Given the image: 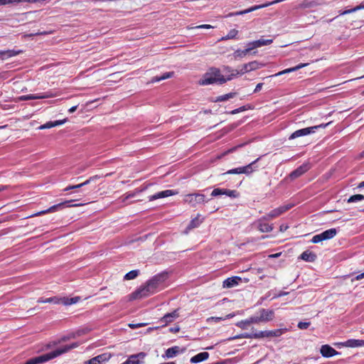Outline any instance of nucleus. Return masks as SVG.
Masks as SVG:
<instances>
[{
	"label": "nucleus",
	"instance_id": "obj_8",
	"mask_svg": "<svg viewBox=\"0 0 364 364\" xmlns=\"http://www.w3.org/2000/svg\"><path fill=\"white\" fill-rule=\"evenodd\" d=\"M210 195L212 197L225 195L232 198H236L240 196V193L236 190L216 188L213 190Z\"/></svg>",
	"mask_w": 364,
	"mask_h": 364
},
{
	"label": "nucleus",
	"instance_id": "obj_51",
	"mask_svg": "<svg viewBox=\"0 0 364 364\" xmlns=\"http://www.w3.org/2000/svg\"><path fill=\"white\" fill-rule=\"evenodd\" d=\"M225 173L226 174H239L238 173V168H235L230 169Z\"/></svg>",
	"mask_w": 364,
	"mask_h": 364
},
{
	"label": "nucleus",
	"instance_id": "obj_54",
	"mask_svg": "<svg viewBox=\"0 0 364 364\" xmlns=\"http://www.w3.org/2000/svg\"><path fill=\"white\" fill-rule=\"evenodd\" d=\"M262 86H263V83H262V82L258 83V84L256 85V87H255V90H254V92H254V93H257V92H258L259 91H260V90H261V89L262 88Z\"/></svg>",
	"mask_w": 364,
	"mask_h": 364
},
{
	"label": "nucleus",
	"instance_id": "obj_7",
	"mask_svg": "<svg viewBox=\"0 0 364 364\" xmlns=\"http://www.w3.org/2000/svg\"><path fill=\"white\" fill-rule=\"evenodd\" d=\"M286 329L277 328L272 331H260L254 333V338L259 339L262 338L279 337Z\"/></svg>",
	"mask_w": 364,
	"mask_h": 364
},
{
	"label": "nucleus",
	"instance_id": "obj_39",
	"mask_svg": "<svg viewBox=\"0 0 364 364\" xmlns=\"http://www.w3.org/2000/svg\"><path fill=\"white\" fill-rule=\"evenodd\" d=\"M251 108H252V106L250 105H246L240 107H238L237 109H235L230 111L229 113L230 114H235L240 113L241 112H244V111L248 110V109H250Z\"/></svg>",
	"mask_w": 364,
	"mask_h": 364
},
{
	"label": "nucleus",
	"instance_id": "obj_12",
	"mask_svg": "<svg viewBox=\"0 0 364 364\" xmlns=\"http://www.w3.org/2000/svg\"><path fill=\"white\" fill-rule=\"evenodd\" d=\"M109 353H105L98 355L84 363V364H103L111 358Z\"/></svg>",
	"mask_w": 364,
	"mask_h": 364
},
{
	"label": "nucleus",
	"instance_id": "obj_30",
	"mask_svg": "<svg viewBox=\"0 0 364 364\" xmlns=\"http://www.w3.org/2000/svg\"><path fill=\"white\" fill-rule=\"evenodd\" d=\"M58 95H59V93L58 92H54L52 90H49L46 92H43V93L38 94V100L55 97Z\"/></svg>",
	"mask_w": 364,
	"mask_h": 364
},
{
	"label": "nucleus",
	"instance_id": "obj_19",
	"mask_svg": "<svg viewBox=\"0 0 364 364\" xmlns=\"http://www.w3.org/2000/svg\"><path fill=\"white\" fill-rule=\"evenodd\" d=\"M269 220L268 219H262L261 217L257 220V228L261 232H270L273 230V225L267 223L266 221Z\"/></svg>",
	"mask_w": 364,
	"mask_h": 364
},
{
	"label": "nucleus",
	"instance_id": "obj_52",
	"mask_svg": "<svg viewBox=\"0 0 364 364\" xmlns=\"http://www.w3.org/2000/svg\"><path fill=\"white\" fill-rule=\"evenodd\" d=\"M181 328L179 326H174V327H171L169 328V332H171V333H178L179 332Z\"/></svg>",
	"mask_w": 364,
	"mask_h": 364
},
{
	"label": "nucleus",
	"instance_id": "obj_15",
	"mask_svg": "<svg viewBox=\"0 0 364 364\" xmlns=\"http://www.w3.org/2000/svg\"><path fill=\"white\" fill-rule=\"evenodd\" d=\"M316 132V128H311V127H306L298 129L294 132L289 137V139H294L300 136H306L311 134H314Z\"/></svg>",
	"mask_w": 364,
	"mask_h": 364
},
{
	"label": "nucleus",
	"instance_id": "obj_10",
	"mask_svg": "<svg viewBox=\"0 0 364 364\" xmlns=\"http://www.w3.org/2000/svg\"><path fill=\"white\" fill-rule=\"evenodd\" d=\"M260 159L261 156L258 157L255 161H253L252 162L250 163L246 166L237 167L238 173H245L246 175H250L254 171H255L257 169V166H255V164L260 160Z\"/></svg>",
	"mask_w": 364,
	"mask_h": 364
},
{
	"label": "nucleus",
	"instance_id": "obj_48",
	"mask_svg": "<svg viewBox=\"0 0 364 364\" xmlns=\"http://www.w3.org/2000/svg\"><path fill=\"white\" fill-rule=\"evenodd\" d=\"M66 122H67V119L65 118L64 119L55 120V121H54L53 122V126L55 127H57V126L63 125Z\"/></svg>",
	"mask_w": 364,
	"mask_h": 364
},
{
	"label": "nucleus",
	"instance_id": "obj_59",
	"mask_svg": "<svg viewBox=\"0 0 364 364\" xmlns=\"http://www.w3.org/2000/svg\"><path fill=\"white\" fill-rule=\"evenodd\" d=\"M210 319L214 320L216 322H219V321L225 320V318L223 317H217V316H213L210 318Z\"/></svg>",
	"mask_w": 364,
	"mask_h": 364
},
{
	"label": "nucleus",
	"instance_id": "obj_37",
	"mask_svg": "<svg viewBox=\"0 0 364 364\" xmlns=\"http://www.w3.org/2000/svg\"><path fill=\"white\" fill-rule=\"evenodd\" d=\"M248 53V51L247 49L241 50L237 49L233 53V56L235 59L237 58H244L247 54Z\"/></svg>",
	"mask_w": 364,
	"mask_h": 364
},
{
	"label": "nucleus",
	"instance_id": "obj_45",
	"mask_svg": "<svg viewBox=\"0 0 364 364\" xmlns=\"http://www.w3.org/2000/svg\"><path fill=\"white\" fill-rule=\"evenodd\" d=\"M146 325V323H129L128 326L132 329H136V328L144 326Z\"/></svg>",
	"mask_w": 364,
	"mask_h": 364
},
{
	"label": "nucleus",
	"instance_id": "obj_46",
	"mask_svg": "<svg viewBox=\"0 0 364 364\" xmlns=\"http://www.w3.org/2000/svg\"><path fill=\"white\" fill-rule=\"evenodd\" d=\"M19 0H0V5H6L9 4H18Z\"/></svg>",
	"mask_w": 364,
	"mask_h": 364
},
{
	"label": "nucleus",
	"instance_id": "obj_20",
	"mask_svg": "<svg viewBox=\"0 0 364 364\" xmlns=\"http://www.w3.org/2000/svg\"><path fill=\"white\" fill-rule=\"evenodd\" d=\"M339 345L347 348H358L364 346V340L350 338L340 343Z\"/></svg>",
	"mask_w": 364,
	"mask_h": 364
},
{
	"label": "nucleus",
	"instance_id": "obj_23",
	"mask_svg": "<svg viewBox=\"0 0 364 364\" xmlns=\"http://www.w3.org/2000/svg\"><path fill=\"white\" fill-rule=\"evenodd\" d=\"M23 51L21 50H0V59L6 60L11 57H14Z\"/></svg>",
	"mask_w": 364,
	"mask_h": 364
},
{
	"label": "nucleus",
	"instance_id": "obj_64",
	"mask_svg": "<svg viewBox=\"0 0 364 364\" xmlns=\"http://www.w3.org/2000/svg\"><path fill=\"white\" fill-rule=\"evenodd\" d=\"M92 181L90 179V178H89L87 180H86L85 181L82 183V186H87V185L90 184Z\"/></svg>",
	"mask_w": 364,
	"mask_h": 364
},
{
	"label": "nucleus",
	"instance_id": "obj_9",
	"mask_svg": "<svg viewBox=\"0 0 364 364\" xmlns=\"http://www.w3.org/2000/svg\"><path fill=\"white\" fill-rule=\"evenodd\" d=\"M292 207V205L289 204L286 205H282L277 208L273 209L271 210L269 213L266 214L265 215L262 216V219H268L271 220L273 218H275L277 217H279L288 210H289Z\"/></svg>",
	"mask_w": 364,
	"mask_h": 364
},
{
	"label": "nucleus",
	"instance_id": "obj_47",
	"mask_svg": "<svg viewBox=\"0 0 364 364\" xmlns=\"http://www.w3.org/2000/svg\"><path fill=\"white\" fill-rule=\"evenodd\" d=\"M247 144V142H245V143L240 144H238L237 146H235L232 147L231 149H230L228 150V152L229 153H232V152L235 151L236 150H237L239 148L243 147Z\"/></svg>",
	"mask_w": 364,
	"mask_h": 364
},
{
	"label": "nucleus",
	"instance_id": "obj_18",
	"mask_svg": "<svg viewBox=\"0 0 364 364\" xmlns=\"http://www.w3.org/2000/svg\"><path fill=\"white\" fill-rule=\"evenodd\" d=\"M240 282H242V278L238 276H234L225 279L223 282V287L228 289L232 288L238 285Z\"/></svg>",
	"mask_w": 364,
	"mask_h": 364
},
{
	"label": "nucleus",
	"instance_id": "obj_22",
	"mask_svg": "<svg viewBox=\"0 0 364 364\" xmlns=\"http://www.w3.org/2000/svg\"><path fill=\"white\" fill-rule=\"evenodd\" d=\"M309 65V63H300L293 68H287V69H285L282 71H280L274 75H270L269 77H277V76H279V75H284V74H286V73H292V72H294V71H296L301 68H303L306 66H307Z\"/></svg>",
	"mask_w": 364,
	"mask_h": 364
},
{
	"label": "nucleus",
	"instance_id": "obj_2",
	"mask_svg": "<svg viewBox=\"0 0 364 364\" xmlns=\"http://www.w3.org/2000/svg\"><path fill=\"white\" fill-rule=\"evenodd\" d=\"M232 73L225 77L219 68H210L208 72L203 75L202 79L200 80L199 84L201 85H208L213 84L223 85L227 81L232 80L235 77L239 75V72L236 70H232Z\"/></svg>",
	"mask_w": 364,
	"mask_h": 364
},
{
	"label": "nucleus",
	"instance_id": "obj_32",
	"mask_svg": "<svg viewBox=\"0 0 364 364\" xmlns=\"http://www.w3.org/2000/svg\"><path fill=\"white\" fill-rule=\"evenodd\" d=\"M140 273L139 269H133L124 276V280H131L136 278Z\"/></svg>",
	"mask_w": 364,
	"mask_h": 364
},
{
	"label": "nucleus",
	"instance_id": "obj_43",
	"mask_svg": "<svg viewBox=\"0 0 364 364\" xmlns=\"http://www.w3.org/2000/svg\"><path fill=\"white\" fill-rule=\"evenodd\" d=\"M255 43H256V41H253L248 42L246 44V49L248 51V53L250 51H251L252 50L257 48Z\"/></svg>",
	"mask_w": 364,
	"mask_h": 364
},
{
	"label": "nucleus",
	"instance_id": "obj_3",
	"mask_svg": "<svg viewBox=\"0 0 364 364\" xmlns=\"http://www.w3.org/2000/svg\"><path fill=\"white\" fill-rule=\"evenodd\" d=\"M77 343H73L70 345H65L53 351L41 354L36 357H33L26 360L24 364H41L48 360H50L59 355H61L62 354L65 353L69 350L77 348Z\"/></svg>",
	"mask_w": 364,
	"mask_h": 364
},
{
	"label": "nucleus",
	"instance_id": "obj_21",
	"mask_svg": "<svg viewBox=\"0 0 364 364\" xmlns=\"http://www.w3.org/2000/svg\"><path fill=\"white\" fill-rule=\"evenodd\" d=\"M184 350H181V353L183 352ZM181 353L180 347L175 346L171 348H169L165 350L164 355H162L163 358H173L176 357Z\"/></svg>",
	"mask_w": 364,
	"mask_h": 364
},
{
	"label": "nucleus",
	"instance_id": "obj_16",
	"mask_svg": "<svg viewBox=\"0 0 364 364\" xmlns=\"http://www.w3.org/2000/svg\"><path fill=\"white\" fill-rule=\"evenodd\" d=\"M320 353L324 358H331L334 355L341 354L340 352L336 350L333 348L328 344L321 346Z\"/></svg>",
	"mask_w": 364,
	"mask_h": 364
},
{
	"label": "nucleus",
	"instance_id": "obj_25",
	"mask_svg": "<svg viewBox=\"0 0 364 364\" xmlns=\"http://www.w3.org/2000/svg\"><path fill=\"white\" fill-rule=\"evenodd\" d=\"M259 68V63L257 61H256V60L252 61V62L245 64L243 65V68L242 69L241 72L239 73V74H244L245 73H247V72H250L252 70H255L258 69Z\"/></svg>",
	"mask_w": 364,
	"mask_h": 364
},
{
	"label": "nucleus",
	"instance_id": "obj_5",
	"mask_svg": "<svg viewBox=\"0 0 364 364\" xmlns=\"http://www.w3.org/2000/svg\"><path fill=\"white\" fill-rule=\"evenodd\" d=\"M74 201H75V200H65L63 202L53 205L46 210L39 211V212L35 213L34 215H44V214L48 213H54V212L58 211L60 210H62L65 207H77V206L80 205V204L73 203Z\"/></svg>",
	"mask_w": 364,
	"mask_h": 364
},
{
	"label": "nucleus",
	"instance_id": "obj_42",
	"mask_svg": "<svg viewBox=\"0 0 364 364\" xmlns=\"http://www.w3.org/2000/svg\"><path fill=\"white\" fill-rule=\"evenodd\" d=\"M311 241V242L315 243V244L323 241V239L321 233L315 235L312 237Z\"/></svg>",
	"mask_w": 364,
	"mask_h": 364
},
{
	"label": "nucleus",
	"instance_id": "obj_50",
	"mask_svg": "<svg viewBox=\"0 0 364 364\" xmlns=\"http://www.w3.org/2000/svg\"><path fill=\"white\" fill-rule=\"evenodd\" d=\"M254 333H243L242 336L245 338H254Z\"/></svg>",
	"mask_w": 364,
	"mask_h": 364
},
{
	"label": "nucleus",
	"instance_id": "obj_17",
	"mask_svg": "<svg viewBox=\"0 0 364 364\" xmlns=\"http://www.w3.org/2000/svg\"><path fill=\"white\" fill-rule=\"evenodd\" d=\"M177 194V191H175L174 190H165L162 191L158 193H156L155 194L149 196V200L153 201L159 198H164L169 196H172Z\"/></svg>",
	"mask_w": 364,
	"mask_h": 364
},
{
	"label": "nucleus",
	"instance_id": "obj_60",
	"mask_svg": "<svg viewBox=\"0 0 364 364\" xmlns=\"http://www.w3.org/2000/svg\"><path fill=\"white\" fill-rule=\"evenodd\" d=\"M281 255H282V252L272 254V255H269V258H277V257H280Z\"/></svg>",
	"mask_w": 364,
	"mask_h": 364
},
{
	"label": "nucleus",
	"instance_id": "obj_35",
	"mask_svg": "<svg viewBox=\"0 0 364 364\" xmlns=\"http://www.w3.org/2000/svg\"><path fill=\"white\" fill-rule=\"evenodd\" d=\"M237 34H238L237 30H236L235 28L231 29L225 36H223L220 38V41H227L229 39L236 38V36H237Z\"/></svg>",
	"mask_w": 364,
	"mask_h": 364
},
{
	"label": "nucleus",
	"instance_id": "obj_40",
	"mask_svg": "<svg viewBox=\"0 0 364 364\" xmlns=\"http://www.w3.org/2000/svg\"><path fill=\"white\" fill-rule=\"evenodd\" d=\"M18 100L20 101H26V100H38V94L36 95H21L18 97Z\"/></svg>",
	"mask_w": 364,
	"mask_h": 364
},
{
	"label": "nucleus",
	"instance_id": "obj_27",
	"mask_svg": "<svg viewBox=\"0 0 364 364\" xmlns=\"http://www.w3.org/2000/svg\"><path fill=\"white\" fill-rule=\"evenodd\" d=\"M338 232L336 228H331L321 232L323 240L333 238Z\"/></svg>",
	"mask_w": 364,
	"mask_h": 364
},
{
	"label": "nucleus",
	"instance_id": "obj_49",
	"mask_svg": "<svg viewBox=\"0 0 364 364\" xmlns=\"http://www.w3.org/2000/svg\"><path fill=\"white\" fill-rule=\"evenodd\" d=\"M330 123L331 122L326 123V124H321L319 125L313 126V127H311V128H316V130H318L320 128H326V127H327Z\"/></svg>",
	"mask_w": 364,
	"mask_h": 364
},
{
	"label": "nucleus",
	"instance_id": "obj_34",
	"mask_svg": "<svg viewBox=\"0 0 364 364\" xmlns=\"http://www.w3.org/2000/svg\"><path fill=\"white\" fill-rule=\"evenodd\" d=\"M80 298L79 296H75L72 298H63L62 299V302L64 305L68 306L77 303L80 301Z\"/></svg>",
	"mask_w": 364,
	"mask_h": 364
},
{
	"label": "nucleus",
	"instance_id": "obj_11",
	"mask_svg": "<svg viewBox=\"0 0 364 364\" xmlns=\"http://www.w3.org/2000/svg\"><path fill=\"white\" fill-rule=\"evenodd\" d=\"M179 311L180 309H176L173 310L172 312L166 314L163 317L160 318V322L164 324L162 326H166L168 323H172L174 320L179 317Z\"/></svg>",
	"mask_w": 364,
	"mask_h": 364
},
{
	"label": "nucleus",
	"instance_id": "obj_6",
	"mask_svg": "<svg viewBox=\"0 0 364 364\" xmlns=\"http://www.w3.org/2000/svg\"><path fill=\"white\" fill-rule=\"evenodd\" d=\"M259 315L255 314L252 316L254 318L253 321H255V323L272 321L274 315L273 310L265 309H259Z\"/></svg>",
	"mask_w": 364,
	"mask_h": 364
},
{
	"label": "nucleus",
	"instance_id": "obj_26",
	"mask_svg": "<svg viewBox=\"0 0 364 364\" xmlns=\"http://www.w3.org/2000/svg\"><path fill=\"white\" fill-rule=\"evenodd\" d=\"M208 357L209 353L208 352H201L193 356L191 358L190 362L191 363H200L202 361L206 360L208 358Z\"/></svg>",
	"mask_w": 364,
	"mask_h": 364
},
{
	"label": "nucleus",
	"instance_id": "obj_57",
	"mask_svg": "<svg viewBox=\"0 0 364 364\" xmlns=\"http://www.w3.org/2000/svg\"><path fill=\"white\" fill-rule=\"evenodd\" d=\"M50 33V32L43 31V32H37L36 33H31L29 35V36H40V35H47Z\"/></svg>",
	"mask_w": 364,
	"mask_h": 364
},
{
	"label": "nucleus",
	"instance_id": "obj_1",
	"mask_svg": "<svg viewBox=\"0 0 364 364\" xmlns=\"http://www.w3.org/2000/svg\"><path fill=\"white\" fill-rule=\"evenodd\" d=\"M168 278V274L166 272L156 274L148 279L144 285L136 289L132 294L133 299H143L153 295L160 290V286Z\"/></svg>",
	"mask_w": 364,
	"mask_h": 364
},
{
	"label": "nucleus",
	"instance_id": "obj_38",
	"mask_svg": "<svg viewBox=\"0 0 364 364\" xmlns=\"http://www.w3.org/2000/svg\"><path fill=\"white\" fill-rule=\"evenodd\" d=\"M273 39H259L256 41V46L257 48L264 46H268L272 43Z\"/></svg>",
	"mask_w": 364,
	"mask_h": 364
},
{
	"label": "nucleus",
	"instance_id": "obj_61",
	"mask_svg": "<svg viewBox=\"0 0 364 364\" xmlns=\"http://www.w3.org/2000/svg\"><path fill=\"white\" fill-rule=\"evenodd\" d=\"M77 108V105L73 106L72 107H70V108L68 109V112H69V113H73V112H74L75 111H76Z\"/></svg>",
	"mask_w": 364,
	"mask_h": 364
},
{
	"label": "nucleus",
	"instance_id": "obj_62",
	"mask_svg": "<svg viewBox=\"0 0 364 364\" xmlns=\"http://www.w3.org/2000/svg\"><path fill=\"white\" fill-rule=\"evenodd\" d=\"M288 294V292L287 291H281L277 295V297H281V296H286Z\"/></svg>",
	"mask_w": 364,
	"mask_h": 364
},
{
	"label": "nucleus",
	"instance_id": "obj_36",
	"mask_svg": "<svg viewBox=\"0 0 364 364\" xmlns=\"http://www.w3.org/2000/svg\"><path fill=\"white\" fill-rule=\"evenodd\" d=\"M363 200H364V195L355 194V195H353V196H351L350 197H349L347 200V203H355L358 201H361Z\"/></svg>",
	"mask_w": 364,
	"mask_h": 364
},
{
	"label": "nucleus",
	"instance_id": "obj_29",
	"mask_svg": "<svg viewBox=\"0 0 364 364\" xmlns=\"http://www.w3.org/2000/svg\"><path fill=\"white\" fill-rule=\"evenodd\" d=\"M253 319H254V318L252 316L245 320H242L240 321H238L236 323V326L242 329H245L247 325H250L251 323H255V321H253Z\"/></svg>",
	"mask_w": 364,
	"mask_h": 364
},
{
	"label": "nucleus",
	"instance_id": "obj_28",
	"mask_svg": "<svg viewBox=\"0 0 364 364\" xmlns=\"http://www.w3.org/2000/svg\"><path fill=\"white\" fill-rule=\"evenodd\" d=\"M236 95H237L236 92H229L228 94H225V95H223L218 96L215 98V102H224V101L228 100H230L231 98H233Z\"/></svg>",
	"mask_w": 364,
	"mask_h": 364
},
{
	"label": "nucleus",
	"instance_id": "obj_41",
	"mask_svg": "<svg viewBox=\"0 0 364 364\" xmlns=\"http://www.w3.org/2000/svg\"><path fill=\"white\" fill-rule=\"evenodd\" d=\"M311 325V323L309 321H300L297 324V327L299 329H306L308 328Z\"/></svg>",
	"mask_w": 364,
	"mask_h": 364
},
{
	"label": "nucleus",
	"instance_id": "obj_63",
	"mask_svg": "<svg viewBox=\"0 0 364 364\" xmlns=\"http://www.w3.org/2000/svg\"><path fill=\"white\" fill-rule=\"evenodd\" d=\"M364 9V4H361L358 5V6H356L355 7V11H359L360 9Z\"/></svg>",
	"mask_w": 364,
	"mask_h": 364
},
{
	"label": "nucleus",
	"instance_id": "obj_24",
	"mask_svg": "<svg viewBox=\"0 0 364 364\" xmlns=\"http://www.w3.org/2000/svg\"><path fill=\"white\" fill-rule=\"evenodd\" d=\"M316 258V255L309 250L303 252L299 256V259L308 262H314Z\"/></svg>",
	"mask_w": 364,
	"mask_h": 364
},
{
	"label": "nucleus",
	"instance_id": "obj_58",
	"mask_svg": "<svg viewBox=\"0 0 364 364\" xmlns=\"http://www.w3.org/2000/svg\"><path fill=\"white\" fill-rule=\"evenodd\" d=\"M288 228H289V226H288L287 224H282V225L279 226V230H280L281 232H284V231H286Z\"/></svg>",
	"mask_w": 364,
	"mask_h": 364
},
{
	"label": "nucleus",
	"instance_id": "obj_31",
	"mask_svg": "<svg viewBox=\"0 0 364 364\" xmlns=\"http://www.w3.org/2000/svg\"><path fill=\"white\" fill-rule=\"evenodd\" d=\"M174 75L173 72H167L161 75V76H156L152 78L151 82H156L168 78L172 77Z\"/></svg>",
	"mask_w": 364,
	"mask_h": 364
},
{
	"label": "nucleus",
	"instance_id": "obj_14",
	"mask_svg": "<svg viewBox=\"0 0 364 364\" xmlns=\"http://www.w3.org/2000/svg\"><path fill=\"white\" fill-rule=\"evenodd\" d=\"M205 218L203 217L200 214H198L195 218H193L187 227L186 228L184 232L186 234L188 233L191 230L196 228L200 225V224L204 221Z\"/></svg>",
	"mask_w": 364,
	"mask_h": 364
},
{
	"label": "nucleus",
	"instance_id": "obj_56",
	"mask_svg": "<svg viewBox=\"0 0 364 364\" xmlns=\"http://www.w3.org/2000/svg\"><path fill=\"white\" fill-rule=\"evenodd\" d=\"M363 278H364V272L356 275L354 278L352 279V281L360 280V279H362Z\"/></svg>",
	"mask_w": 364,
	"mask_h": 364
},
{
	"label": "nucleus",
	"instance_id": "obj_33",
	"mask_svg": "<svg viewBox=\"0 0 364 364\" xmlns=\"http://www.w3.org/2000/svg\"><path fill=\"white\" fill-rule=\"evenodd\" d=\"M62 300V299H59L56 296H53V297H49V298H47V299H43V298H40L38 300V303H43V304H46V303H53V304H59L60 303V301Z\"/></svg>",
	"mask_w": 364,
	"mask_h": 364
},
{
	"label": "nucleus",
	"instance_id": "obj_44",
	"mask_svg": "<svg viewBox=\"0 0 364 364\" xmlns=\"http://www.w3.org/2000/svg\"><path fill=\"white\" fill-rule=\"evenodd\" d=\"M54 127L53 122L52 121L47 122L46 123L41 125L38 129H50Z\"/></svg>",
	"mask_w": 364,
	"mask_h": 364
},
{
	"label": "nucleus",
	"instance_id": "obj_4",
	"mask_svg": "<svg viewBox=\"0 0 364 364\" xmlns=\"http://www.w3.org/2000/svg\"><path fill=\"white\" fill-rule=\"evenodd\" d=\"M210 199H207L203 193H188L184 196L183 201L188 203L191 207L195 208L198 205L208 203Z\"/></svg>",
	"mask_w": 364,
	"mask_h": 364
},
{
	"label": "nucleus",
	"instance_id": "obj_53",
	"mask_svg": "<svg viewBox=\"0 0 364 364\" xmlns=\"http://www.w3.org/2000/svg\"><path fill=\"white\" fill-rule=\"evenodd\" d=\"M355 7L351 9H348V10H345L342 12L340 13V15H346V14H350V13H353V12H355Z\"/></svg>",
	"mask_w": 364,
	"mask_h": 364
},
{
	"label": "nucleus",
	"instance_id": "obj_13",
	"mask_svg": "<svg viewBox=\"0 0 364 364\" xmlns=\"http://www.w3.org/2000/svg\"><path fill=\"white\" fill-rule=\"evenodd\" d=\"M309 169V164H303L301 166H299L298 168H296L295 170L292 171L289 174V178L293 181L296 178L301 176L303 174H304L306 172L308 171Z\"/></svg>",
	"mask_w": 364,
	"mask_h": 364
},
{
	"label": "nucleus",
	"instance_id": "obj_55",
	"mask_svg": "<svg viewBox=\"0 0 364 364\" xmlns=\"http://www.w3.org/2000/svg\"><path fill=\"white\" fill-rule=\"evenodd\" d=\"M213 26L209 24H202L196 27V28H212Z\"/></svg>",
	"mask_w": 364,
	"mask_h": 364
}]
</instances>
